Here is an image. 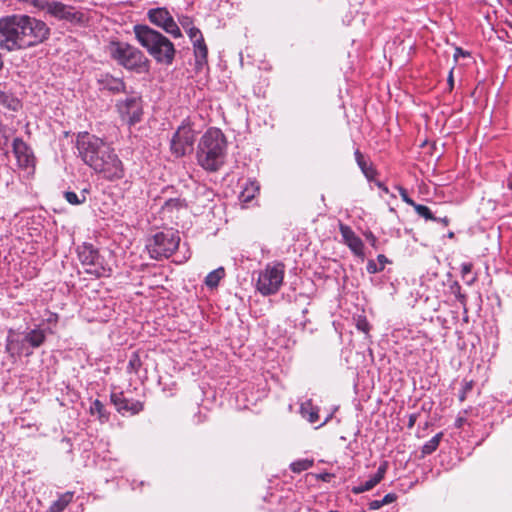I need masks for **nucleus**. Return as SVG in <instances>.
<instances>
[{
	"instance_id": "nucleus-3",
	"label": "nucleus",
	"mask_w": 512,
	"mask_h": 512,
	"mask_svg": "<svg viewBox=\"0 0 512 512\" xmlns=\"http://www.w3.org/2000/svg\"><path fill=\"white\" fill-rule=\"evenodd\" d=\"M135 37L140 45L158 62L172 64L175 57L174 44L159 31L147 25L137 24L133 28Z\"/></svg>"
},
{
	"instance_id": "nucleus-34",
	"label": "nucleus",
	"mask_w": 512,
	"mask_h": 512,
	"mask_svg": "<svg viewBox=\"0 0 512 512\" xmlns=\"http://www.w3.org/2000/svg\"><path fill=\"white\" fill-rule=\"evenodd\" d=\"M242 192H258L260 190V184L257 180L248 179L242 185Z\"/></svg>"
},
{
	"instance_id": "nucleus-19",
	"label": "nucleus",
	"mask_w": 512,
	"mask_h": 512,
	"mask_svg": "<svg viewBox=\"0 0 512 512\" xmlns=\"http://www.w3.org/2000/svg\"><path fill=\"white\" fill-rule=\"evenodd\" d=\"M46 339L45 332L41 329H32L24 334V340L32 348L40 347Z\"/></svg>"
},
{
	"instance_id": "nucleus-22",
	"label": "nucleus",
	"mask_w": 512,
	"mask_h": 512,
	"mask_svg": "<svg viewBox=\"0 0 512 512\" xmlns=\"http://www.w3.org/2000/svg\"><path fill=\"white\" fill-rule=\"evenodd\" d=\"M403 200L411 205L414 206L415 208V211L417 212V214L423 218H425L426 220H437V218L433 215V213L431 212V210L425 206V205H421V204H416L414 203L409 197H408V194H401Z\"/></svg>"
},
{
	"instance_id": "nucleus-23",
	"label": "nucleus",
	"mask_w": 512,
	"mask_h": 512,
	"mask_svg": "<svg viewBox=\"0 0 512 512\" xmlns=\"http://www.w3.org/2000/svg\"><path fill=\"white\" fill-rule=\"evenodd\" d=\"M193 47H194V54H195L197 64L202 65V64L206 63L208 49H207L204 39H202L199 42L193 43Z\"/></svg>"
},
{
	"instance_id": "nucleus-10",
	"label": "nucleus",
	"mask_w": 512,
	"mask_h": 512,
	"mask_svg": "<svg viewBox=\"0 0 512 512\" xmlns=\"http://www.w3.org/2000/svg\"><path fill=\"white\" fill-rule=\"evenodd\" d=\"M0 49L8 52L20 50L17 15L0 18Z\"/></svg>"
},
{
	"instance_id": "nucleus-39",
	"label": "nucleus",
	"mask_w": 512,
	"mask_h": 512,
	"mask_svg": "<svg viewBox=\"0 0 512 512\" xmlns=\"http://www.w3.org/2000/svg\"><path fill=\"white\" fill-rule=\"evenodd\" d=\"M244 196H245V194H240V197H239L242 208H245L246 205L254 199V194H249L246 197H244Z\"/></svg>"
},
{
	"instance_id": "nucleus-24",
	"label": "nucleus",
	"mask_w": 512,
	"mask_h": 512,
	"mask_svg": "<svg viewBox=\"0 0 512 512\" xmlns=\"http://www.w3.org/2000/svg\"><path fill=\"white\" fill-rule=\"evenodd\" d=\"M90 413L97 415L101 422H107L109 420V413L106 411L104 404L98 399L90 406Z\"/></svg>"
},
{
	"instance_id": "nucleus-25",
	"label": "nucleus",
	"mask_w": 512,
	"mask_h": 512,
	"mask_svg": "<svg viewBox=\"0 0 512 512\" xmlns=\"http://www.w3.org/2000/svg\"><path fill=\"white\" fill-rule=\"evenodd\" d=\"M224 275V268H217L206 276L205 284L211 288L216 287L219 284L220 280L224 277Z\"/></svg>"
},
{
	"instance_id": "nucleus-17",
	"label": "nucleus",
	"mask_w": 512,
	"mask_h": 512,
	"mask_svg": "<svg viewBox=\"0 0 512 512\" xmlns=\"http://www.w3.org/2000/svg\"><path fill=\"white\" fill-rule=\"evenodd\" d=\"M98 82L103 90H107L111 93H127L125 83L121 78L105 74L98 80Z\"/></svg>"
},
{
	"instance_id": "nucleus-40",
	"label": "nucleus",
	"mask_w": 512,
	"mask_h": 512,
	"mask_svg": "<svg viewBox=\"0 0 512 512\" xmlns=\"http://www.w3.org/2000/svg\"><path fill=\"white\" fill-rule=\"evenodd\" d=\"M473 269V265L472 263H469V262H465V263H462L461 264V273H462V276H466L468 275Z\"/></svg>"
},
{
	"instance_id": "nucleus-31",
	"label": "nucleus",
	"mask_w": 512,
	"mask_h": 512,
	"mask_svg": "<svg viewBox=\"0 0 512 512\" xmlns=\"http://www.w3.org/2000/svg\"><path fill=\"white\" fill-rule=\"evenodd\" d=\"M378 483L379 480L375 476H372L369 480L359 484L358 486L353 487L352 491L355 494H361L373 489Z\"/></svg>"
},
{
	"instance_id": "nucleus-15",
	"label": "nucleus",
	"mask_w": 512,
	"mask_h": 512,
	"mask_svg": "<svg viewBox=\"0 0 512 512\" xmlns=\"http://www.w3.org/2000/svg\"><path fill=\"white\" fill-rule=\"evenodd\" d=\"M339 230L343 238V242L350 248L356 256L364 255V244L362 240L354 233V231L346 224L339 223Z\"/></svg>"
},
{
	"instance_id": "nucleus-2",
	"label": "nucleus",
	"mask_w": 512,
	"mask_h": 512,
	"mask_svg": "<svg viewBox=\"0 0 512 512\" xmlns=\"http://www.w3.org/2000/svg\"><path fill=\"white\" fill-rule=\"evenodd\" d=\"M227 140L218 128H209L200 138L196 158L198 164L207 171L219 170L226 158Z\"/></svg>"
},
{
	"instance_id": "nucleus-13",
	"label": "nucleus",
	"mask_w": 512,
	"mask_h": 512,
	"mask_svg": "<svg viewBox=\"0 0 512 512\" xmlns=\"http://www.w3.org/2000/svg\"><path fill=\"white\" fill-rule=\"evenodd\" d=\"M13 153L20 168L30 169L35 166V157L32 149L22 138L16 137L12 143Z\"/></svg>"
},
{
	"instance_id": "nucleus-32",
	"label": "nucleus",
	"mask_w": 512,
	"mask_h": 512,
	"mask_svg": "<svg viewBox=\"0 0 512 512\" xmlns=\"http://www.w3.org/2000/svg\"><path fill=\"white\" fill-rule=\"evenodd\" d=\"M396 500V495L393 493L386 494L381 500H373L369 503L370 510H378L386 504H390Z\"/></svg>"
},
{
	"instance_id": "nucleus-43",
	"label": "nucleus",
	"mask_w": 512,
	"mask_h": 512,
	"mask_svg": "<svg viewBox=\"0 0 512 512\" xmlns=\"http://www.w3.org/2000/svg\"><path fill=\"white\" fill-rule=\"evenodd\" d=\"M416 420H417V414H411L409 416L408 427L412 428L415 425Z\"/></svg>"
},
{
	"instance_id": "nucleus-50",
	"label": "nucleus",
	"mask_w": 512,
	"mask_h": 512,
	"mask_svg": "<svg viewBox=\"0 0 512 512\" xmlns=\"http://www.w3.org/2000/svg\"><path fill=\"white\" fill-rule=\"evenodd\" d=\"M466 392L463 391L462 395L460 396V400L463 401L465 399Z\"/></svg>"
},
{
	"instance_id": "nucleus-30",
	"label": "nucleus",
	"mask_w": 512,
	"mask_h": 512,
	"mask_svg": "<svg viewBox=\"0 0 512 512\" xmlns=\"http://www.w3.org/2000/svg\"><path fill=\"white\" fill-rule=\"evenodd\" d=\"M0 103L12 111H17L21 106L17 98L5 93L0 94Z\"/></svg>"
},
{
	"instance_id": "nucleus-45",
	"label": "nucleus",
	"mask_w": 512,
	"mask_h": 512,
	"mask_svg": "<svg viewBox=\"0 0 512 512\" xmlns=\"http://www.w3.org/2000/svg\"><path fill=\"white\" fill-rule=\"evenodd\" d=\"M448 83L450 85V88L452 89L453 88V84H454V81H453V71L452 70L449 72Z\"/></svg>"
},
{
	"instance_id": "nucleus-9",
	"label": "nucleus",
	"mask_w": 512,
	"mask_h": 512,
	"mask_svg": "<svg viewBox=\"0 0 512 512\" xmlns=\"http://www.w3.org/2000/svg\"><path fill=\"white\" fill-rule=\"evenodd\" d=\"M196 131L190 123H182L173 134L170 149L174 156L183 157L193 151Z\"/></svg>"
},
{
	"instance_id": "nucleus-51",
	"label": "nucleus",
	"mask_w": 512,
	"mask_h": 512,
	"mask_svg": "<svg viewBox=\"0 0 512 512\" xmlns=\"http://www.w3.org/2000/svg\"><path fill=\"white\" fill-rule=\"evenodd\" d=\"M8 142V138L5 136L4 140H2V143L6 144Z\"/></svg>"
},
{
	"instance_id": "nucleus-21",
	"label": "nucleus",
	"mask_w": 512,
	"mask_h": 512,
	"mask_svg": "<svg viewBox=\"0 0 512 512\" xmlns=\"http://www.w3.org/2000/svg\"><path fill=\"white\" fill-rule=\"evenodd\" d=\"M73 496L74 493L70 491L61 494L59 498L50 505L48 512H62L69 503H71Z\"/></svg>"
},
{
	"instance_id": "nucleus-53",
	"label": "nucleus",
	"mask_w": 512,
	"mask_h": 512,
	"mask_svg": "<svg viewBox=\"0 0 512 512\" xmlns=\"http://www.w3.org/2000/svg\"><path fill=\"white\" fill-rule=\"evenodd\" d=\"M329 476H330L329 474H325L322 478H323L324 480H326V478H327V477H329Z\"/></svg>"
},
{
	"instance_id": "nucleus-27",
	"label": "nucleus",
	"mask_w": 512,
	"mask_h": 512,
	"mask_svg": "<svg viewBox=\"0 0 512 512\" xmlns=\"http://www.w3.org/2000/svg\"><path fill=\"white\" fill-rule=\"evenodd\" d=\"M442 437H443V433L439 432L434 437H432L429 441H427L422 447V454L430 455L434 451H436V449L438 448V446L440 444Z\"/></svg>"
},
{
	"instance_id": "nucleus-4",
	"label": "nucleus",
	"mask_w": 512,
	"mask_h": 512,
	"mask_svg": "<svg viewBox=\"0 0 512 512\" xmlns=\"http://www.w3.org/2000/svg\"><path fill=\"white\" fill-rule=\"evenodd\" d=\"M110 56L124 68L138 73L149 70V60L138 48L120 41L111 42L109 47Z\"/></svg>"
},
{
	"instance_id": "nucleus-35",
	"label": "nucleus",
	"mask_w": 512,
	"mask_h": 512,
	"mask_svg": "<svg viewBox=\"0 0 512 512\" xmlns=\"http://www.w3.org/2000/svg\"><path fill=\"white\" fill-rule=\"evenodd\" d=\"M64 196L72 205H78L86 201V194H64Z\"/></svg>"
},
{
	"instance_id": "nucleus-5",
	"label": "nucleus",
	"mask_w": 512,
	"mask_h": 512,
	"mask_svg": "<svg viewBox=\"0 0 512 512\" xmlns=\"http://www.w3.org/2000/svg\"><path fill=\"white\" fill-rule=\"evenodd\" d=\"M17 25L20 50L44 42L50 34L45 22L28 15H17Z\"/></svg>"
},
{
	"instance_id": "nucleus-47",
	"label": "nucleus",
	"mask_w": 512,
	"mask_h": 512,
	"mask_svg": "<svg viewBox=\"0 0 512 512\" xmlns=\"http://www.w3.org/2000/svg\"><path fill=\"white\" fill-rule=\"evenodd\" d=\"M367 239L370 240L372 242V244H374V242L376 241V238L375 236L369 232L367 235H366Z\"/></svg>"
},
{
	"instance_id": "nucleus-7",
	"label": "nucleus",
	"mask_w": 512,
	"mask_h": 512,
	"mask_svg": "<svg viewBox=\"0 0 512 512\" xmlns=\"http://www.w3.org/2000/svg\"><path fill=\"white\" fill-rule=\"evenodd\" d=\"M77 251L78 259L85 268L86 273L97 278L110 276L111 267L92 244L84 243L78 247Z\"/></svg>"
},
{
	"instance_id": "nucleus-14",
	"label": "nucleus",
	"mask_w": 512,
	"mask_h": 512,
	"mask_svg": "<svg viewBox=\"0 0 512 512\" xmlns=\"http://www.w3.org/2000/svg\"><path fill=\"white\" fill-rule=\"evenodd\" d=\"M110 399L116 410L122 415H136L140 413L144 408L142 402L128 399L124 397L122 392L111 393Z\"/></svg>"
},
{
	"instance_id": "nucleus-36",
	"label": "nucleus",
	"mask_w": 512,
	"mask_h": 512,
	"mask_svg": "<svg viewBox=\"0 0 512 512\" xmlns=\"http://www.w3.org/2000/svg\"><path fill=\"white\" fill-rule=\"evenodd\" d=\"M187 34L193 43L199 42L202 39H204L201 31L198 28H196L195 26L193 28H191L190 30H188Z\"/></svg>"
},
{
	"instance_id": "nucleus-12",
	"label": "nucleus",
	"mask_w": 512,
	"mask_h": 512,
	"mask_svg": "<svg viewBox=\"0 0 512 512\" xmlns=\"http://www.w3.org/2000/svg\"><path fill=\"white\" fill-rule=\"evenodd\" d=\"M116 107L121 119L128 125H134L141 120L142 101L139 95L132 93L125 100L118 101Z\"/></svg>"
},
{
	"instance_id": "nucleus-48",
	"label": "nucleus",
	"mask_w": 512,
	"mask_h": 512,
	"mask_svg": "<svg viewBox=\"0 0 512 512\" xmlns=\"http://www.w3.org/2000/svg\"><path fill=\"white\" fill-rule=\"evenodd\" d=\"M471 388H472L471 383H467V384L465 385L464 392L469 391Z\"/></svg>"
},
{
	"instance_id": "nucleus-37",
	"label": "nucleus",
	"mask_w": 512,
	"mask_h": 512,
	"mask_svg": "<svg viewBox=\"0 0 512 512\" xmlns=\"http://www.w3.org/2000/svg\"><path fill=\"white\" fill-rule=\"evenodd\" d=\"M179 23L183 27L186 32L194 27L193 20L189 16H181L179 17Z\"/></svg>"
},
{
	"instance_id": "nucleus-44",
	"label": "nucleus",
	"mask_w": 512,
	"mask_h": 512,
	"mask_svg": "<svg viewBox=\"0 0 512 512\" xmlns=\"http://www.w3.org/2000/svg\"><path fill=\"white\" fill-rule=\"evenodd\" d=\"M464 423H465V418H463V417H458V418L456 419V421H455V426H456L457 428H461V427L464 425Z\"/></svg>"
},
{
	"instance_id": "nucleus-41",
	"label": "nucleus",
	"mask_w": 512,
	"mask_h": 512,
	"mask_svg": "<svg viewBox=\"0 0 512 512\" xmlns=\"http://www.w3.org/2000/svg\"><path fill=\"white\" fill-rule=\"evenodd\" d=\"M182 205V201L179 198L170 199L166 202L165 207L168 209L170 207H179Z\"/></svg>"
},
{
	"instance_id": "nucleus-11",
	"label": "nucleus",
	"mask_w": 512,
	"mask_h": 512,
	"mask_svg": "<svg viewBox=\"0 0 512 512\" xmlns=\"http://www.w3.org/2000/svg\"><path fill=\"white\" fill-rule=\"evenodd\" d=\"M147 17L152 24L163 29L172 37H182V33L178 24L175 22L172 15L165 7L149 9L147 12Z\"/></svg>"
},
{
	"instance_id": "nucleus-18",
	"label": "nucleus",
	"mask_w": 512,
	"mask_h": 512,
	"mask_svg": "<svg viewBox=\"0 0 512 512\" xmlns=\"http://www.w3.org/2000/svg\"><path fill=\"white\" fill-rule=\"evenodd\" d=\"M15 336H16V334L12 330H9L7 340H6V351L11 354H14V353L19 354V353L23 352L25 349L26 341L24 340V338L22 340H19Z\"/></svg>"
},
{
	"instance_id": "nucleus-8",
	"label": "nucleus",
	"mask_w": 512,
	"mask_h": 512,
	"mask_svg": "<svg viewBox=\"0 0 512 512\" xmlns=\"http://www.w3.org/2000/svg\"><path fill=\"white\" fill-rule=\"evenodd\" d=\"M285 265L281 262L268 264L258 274L256 288L263 296L276 294L282 286Z\"/></svg>"
},
{
	"instance_id": "nucleus-46",
	"label": "nucleus",
	"mask_w": 512,
	"mask_h": 512,
	"mask_svg": "<svg viewBox=\"0 0 512 512\" xmlns=\"http://www.w3.org/2000/svg\"><path fill=\"white\" fill-rule=\"evenodd\" d=\"M438 222L442 223L443 225L447 226L449 224V219L447 217H443V218H437Z\"/></svg>"
},
{
	"instance_id": "nucleus-6",
	"label": "nucleus",
	"mask_w": 512,
	"mask_h": 512,
	"mask_svg": "<svg viewBox=\"0 0 512 512\" xmlns=\"http://www.w3.org/2000/svg\"><path fill=\"white\" fill-rule=\"evenodd\" d=\"M179 244V232L167 229L156 233L148 241L146 248L151 258L160 260L162 258H169L178 249Z\"/></svg>"
},
{
	"instance_id": "nucleus-55",
	"label": "nucleus",
	"mask_w": 512,
	"mask_h": 512,
	"mask_svg": "<svg viewBox=\"0 0 512 512\" xmlns=\"http://www.w3.org/2000/svg\"><path fill=\"white\" fill-rule=\"evenodd\" d=\"M512 2V0H510Z\"/></svg>"
},
{
	"instance_id": "nucleus-26",
	"label": "nucleus",
	"mask_w": 512,
	"mask_h": 512,
	"mask_svg": "<svg viewBox=\"0 0 512 512\" xmlns=\"http://www.w3.org/2000/svg\"><path fill=\"white\" fill-rule=\"evenodd\" d=\"M355 159L364 175L370 179L374 174V170L369 166L368 161L359 150L355 151Z\"/></svg>"
},
{
	"instance_id": "nucleus-20",
	"label": "nucleus",
	"mask_w": 512,
	"mask_h": 512,
	"mask_svg": "<svg viewBox=\"0 0 512 512\" xmlns=\"http://www.w3.org/2000/svg\"><path fill=\"white\" fill-rule=\"evenodd\" d=\"M300 412L303 418L307 419L310 423H316L319 420L318 408L308 400L301 404Z\"/></svg>"
},
{
	"instance_id": "nucleus-52",
	"label": "nucleus",
	"mask_w": 512,
	"mask_h": 512,
	"mask_svg": "<svg viewBox=\"0 0 512 512\" xmlns=\"http://www.w3.org/2000/svg\"><path fill=\"white\" fill-rule=\"evenodd\" d=\"M8 142V138L5 136L4 140H2V143L6 144Z\"/></svg>"
},
{
	"instance_id": "nucleus-54",
	"label": "nucleus",
	"mask_w": 512,
	"mask_h": 512,
	"mask_svg": "<svg viewBox=\"0 0 512 512\" xmlns=\"http://www.w3.org/2000/svg\"><path fill=\"white\" fill-rule=\"evenodd\" d=\"M457 51L459 52V54L463 53L461 49H457Z\"/></svg>"
},
{
	"instance_id": "nucleus-49",
	"label": "nucleus",
	"mask_w": 512,
	"mask_h": 512,
	"mask_svg": "<svg viewBox=\"0 0 512 512\" xmlns=\"http://www.w3.org/2000/svg\"><path fill=\"white\" fill-rule=\"evenodd\" d=\"M447 236H448V238L453 239L455 234H454V232L450 231Z\"/></svg>"
},
{
	"instance_id": "nucleus-38",
	"label": "nucleus",
	"mask_w": 512,
	"mask_h": 512,
	"mask_svg": "<svg viewBox=\"0 0 512 512\" xmlns=\"http://www.w3.org/2000/svg\"><path fill=\"white\" fill-rule=\"evenodd\" d=\"M386 470H387V462H383L377 469V472L376 474L374 475L378 480L379 482L384 478V475L386 473Z\"/></svg>"
},
{
	"instance_id": "nucleus-16",
	"label": "nucleus",
	"mask_w": 512,
	"mask_h": 512,
	"mask_svg": "<svg viewBox=\"0 0 512 512\" xmlns=\"http://www.w3.org/2000/svg\"><path fill=\"white\" fill-rule=\"evenodd\" d=\"M44 9L58 19L72 20L75 17L72 8L59 1L47 2Z\"/></svg>"
},
{
	"instance_id": "nucleus-28",
	"label": "nucleus",
	"mask_w": 512,
	"mask_h": 512,
	"mask_svg": "<svg viewBox=\"0 0 512 512\" xmlns=\"http://www.w3.org/2000/svg\"><path fill=\"white\" fill-rule=\"evenodd\" d=\"M377 260L379 262V265H376V262L374 260L368 261L367 267H366L368 273L376 274L378 272H381L384 269L385 264L388 263V259L383 254H379L377 256Z\"/></svg>"
},
{
	"instance_id": "nucleus-33",
	"label": "nucleus",
	"mask_w": 512,
	"mask_h": 512,
	"mask_svg": "<svg viewBox=\"0 0 512 512\" xmlns=\"http://www.w3.org/2000/svg\"><path fill=\"white\" fill-rule=\"evenodd\" d=\"M141 365L142 363L139 355L137 353H133L129 359L127 371L129 373H137Z\"/></svg>"
},
{
	"instance_id": "nucleus-1",
	"label": "nucleus",
	"mask_w": 512,
	"mask_h": 512,
	"mask_svg": "<svg viewBox=\"0 0 512 512\" xmlns=\"http://www.w3.org/2000/svg\"><path fill=\"white\" fill-rule=\"evenodd\" d=\"M76 148L82 161L107 179H118L123 175L122 162L114 149L101 138L89 133L77 136Z\"/></svg>"
},
{
	"instance_id": "nucleus-29",
	"label": "nucleus",
	"mask_w": 512,
	"mask_h": 512,
	"mask_svg": "<svg viewBox=\"0 0 512 512\" xmlns=\"http://www.w3.org/2000/svg\"><path fill=\"white\" fill-rule=\"evenodd\" d=\"M314 465L313 459H299L290 464V469L294 473H301Z\"/></svg>"
},
{
	"instance_id": "nucleus-42",
	"label": "nucleus",
	"mask_w": 512,
	"mask_h": 512,
	"mask_svg": "<svg viewBox=\"0 0 512 512\" xmlns=\"http://www.w3.org/2000/svg\"><path fill=\"white\" fill-rule=\"evenodd\" d=\"M357 328L363 332H367L368 329H369V325L367 323L366 320H360L358 323H357Z\"/></svg>"
}]
</instances>
